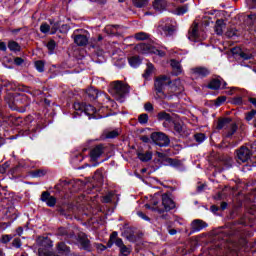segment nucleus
Masks as SVG:
<instances>
[{
  "label": "nucleus",
  "mask_w": 256,
  "mask_h": 256,
  "mask_svg": "<svg viewBox=\"0 0 256 256\" xmlns=\"http://www.w3.org/2000/svg\"><path fill=\"white\" fill-rule=\"evenodd\" d=\"M8 49H10V51H21V46L15 41H10L8 43Z\"/></svg>",
  "instance_id": "obj_34"
},
{
  "label": "nucleus",
  "mask_w": 256,
  "mask_h": 256,
  "mask_svg": "<svg viewBox=\"0 0 256 256\" xmlns=\"http://www.w3.org/2000/svg\"><path fill=\"white\" fill-rule=\"evenodd\" d=\"M170 67H172V75L177 77L183 73V66H181V62L175 59L170 60Z\"/></svg>",
  "instance_id": "obj_13"
},
{
  "label": "nucleus",
  "mask_w": 256,
  "mask_h": 256,
  "mask_svg": "<svg viewBox=\"0 0 256 256\" xmlns=\"http://www.w3.org/2000/svg\"><path fill=\"white\" fill-rule=\"evenodd\" d=\"M74 110L76 112V115H86L88 119H103V117H109V114L101 115L97 113H101L103 111V108H97L93 107L92 105H87L84 103L76 102L74 103Z\"/></svg>",
  "instance_id": "obj_1"
},
{
  "label": "nucleus",
  "mask_w": 256,
  "mask_h": 256,
  "mask_svg": "<svg viewBox=\"0 0 256 256\" xmlns=\"http://www.w3.org/2000/svg\"><path fill=\"white\" fill-rule=\"evenodd\" d=\"M123 29H125V27L123 26L107 25L104 28V31L105 33H107V35L115 36V35H121V33H123Z\"/></svg>",
  "instance_id": "obj_10"
},
{
  "label": "nucleus",
  "mask_w": 256,
  "mask_h": 256,
  "mask_svg": "<svg viewBox=\"0 0 256 256\" xmlns=\"http://www.w3.org/2000/svg\"><path fill=\"white\" fill-rule=\"evenodd\" d=\"M248 19H250V21H252L253 23H256V14L248 15Z\"/></svg>",
  "instance_id": "obj_59"
},
{
  "label": "nucleus",
  "mask_w": 256,
  "mask_h": 256,
  "mask_svg": "<svg viewBox=\"0 0 256 256\" xmlns=\"http://www.w3.org/2000/svg\"><path fill=\"white\" fill-rule=\"evenodd\" d=\"M74 42L79 47H83V46L87 45V43H89V38H87V36L81 35V34L80 35H76L74 37Z\"/></svg>",
  "instance_id": "obj_19"
},
{
  "label": "nucleus",
  "mask_w": 256,
  "mask_h": 256,
  "mask_svg": "<svg viewBox=\"0 0 256 256\" xmlns=\"http://www.w3.org/2000/svg\"><path fill=\"white\" fill-rule=\"evenodd\" d=\"M15 65H23V60L21 57H17L14 59Z\"/></svg>",
  "instance_id": "obj_57"
},
{
  "label": "nucleus",
  "mask_w": 256,
  "mask_h": 256,
  "mask_svg": "<svg viewBox=\"0 0 256 256\" xmlns=\"http://www.w3.org/2000/svg\"><path fill=\"white\" fill-rule=\"evenodd\" d=\"M144 109H145V111H148L149 113H151V111H153V104H151V103H146L145 105H144Z\"/></svg>",
  "instance_id": "obj_55"
},
{
  "label": "nucleus",
  "mask_w": 256,
  "mask_h": 256,
  "mask_svg": "<svg viewBox=\"0 0 256 256\" xmlns=\"http://www.w3.org/2000/svg\"><path fill=\"white\" fill-rule=\"evenodd\" d=\"M131 255V247L123 246L120 248V256H129Z\"/></svg>",
  "instance_id": "obj_38"
},
{
  "label": "nucleus",
  "mask_w": 256,
  "mask_h": 256,
  "mask_svg": "<svg viewBox=\"0 0 256 256\" xmlns=\"http://www.w3.org/2000/svg\"><path fill=\"white\" fill-rule=\"evenodd\" d=\"M136 50L138 51V53H141L142 55H147L149 53H153V50H151V48L147 44L137 45Z\"/></svg>",
  "instance_id": "obj_22"
},
{
  "label": "nucleus",
  "mask_w": 256,
  "mask_h": 256,
  "mask_svg": "<svg viewBox=\"0 0 256 256\" xmlns=\"http://www.w3.org/2000/svg\"><path fill=\"white\" fill-rule=\"evenodd\" d=\"M45 175V170H36L32 173V177H43Z\"/></svg>",
  "instance_id": "obj_48"
},
{
  "label": "nucleus",
  "mask_w": 256,
  "mask_h": 256,
  "mask_svg": "<svg viewBox=\"0 0 256 256\" xmlns=\"http://www.w3.org/2000/svg\"><path fill=\"white\" fill-rule=\"evenodd\" d=\"M157 197H159V194H155L154 197L152 198V201H151V205H153L154 207H157L158 203L157 202Z\"/></svg>",
  "instance_id": "obj_56"
},
{
  "label": "nucleus",
  "mask_w": 256,
  "mask_h": 256,
  "mask_svg": "<svg viewBox=\"0 0 256 256\" xmlns=\"http://www.w3.org/2000/svg\"><path fill=\"white\" fill-rule=\"evenodd\" d=\"M174 131L176 135H183L185 132V127L179 122H174Z\"/></svg>",
  "instance_id": "obj_29"
},
{
  "label": "nucleus",
  "mask_w": 256,
  "mask_h": 256,
  "mask_svg": "<svg viewBox=\"0 0 256 256\" xmlns=\"http://www.w3.org/2000/svg\"><path fill=\"white\" fill-rule=\"evenodd\" d=\"M227 101V97L225 96H220L218 97L215 101H214V105L215 107H221V105H223V103H225Z\"/></svg>",
  "instance_id": "obj_42"
},
{
  "label": "nucleus",
  "mask_w": 256,
  "mask_h": 256,
  "mask_svg": "<svg viewBox=\"0 0 256 256\" xmlns=\"http://www.w3.org/2000/svg\"><path fill=\"white\" fill-rule=\"evenodd\" d=\"M159 121H166L167 123H171L173 118H171V114L167 112H159L157 115Z\"/></svg>",
  "instance_id": "obj_26"
},
{
  "label": "nucleus",
  "mask_w": 256,
  "mask_h": 256,
  "mask_svg": "<svg viewBox=\"0 0 256 256\" xmlns=\"http://www.w3.org/2000/svg\"><path fill=\"white\" fill-rule=\"evenodd\" d=\"M86 94L88 95L89 99L95 100L103 95V93H99V90L95 88H89L86 91Z\"/></svg>",
  "instance_id": "obj_23"
},
{
  "label": "nucleus",
  "mask_w": 256,
  "mask_h": 256,
  "mask_svg": "<svg viewBox=\"0 0 256 256\" xmlns=\"http://www.w3.org/2000/svg\"><path fill=\"white\" fill-rule=\"evenodd\" d=\"M114 245H116V247H118V248L120 249V248L123 247L125 244L123 243V239L118 238V239L114 240Z\"/></svg>",
  "instance_id": "obj_52"
},
{
  "label": "nucleus",
  "mask_w": 256,
  "mask_h": 256,
  "mask_svg": "<svg viewBox=\"0 0 256 256\" xmlns=\"http://www.w3.org/2000/svg\"><path fill=\"white\" fill-rule=\"evenodd\" d=\"M103 153H105V146H103V144H99L91 150L90 157L92 161H97V159H99Z\"/></svg>",
  "instance_id": "obj_11"
},
{
  "label": "nucleus",
  "mask_w": 256,
  "mask_h": 256,
  "mask_svg": "<svg viewBox=\"0 0 256 256\" xmlns=\"http://www.w3.org/2000/svg\"><path fill=\"white\" fill-rule=\"evenodd\" d=\"M150 137L156 145H159V147H163L165 145V144L159 143V141H164L166 145L169 144V138H167V135H165V133L153 132Z\"/></svg>",
  "instance_id": "obj_9"
},
{
  "label": "nucleus",
  "mask_w": 256,
  "mask_h": 256,
  "mask_svg": "<svg viewBox=\"0 0 256 256\" xmlns=\"http://www.w3.org/2000/svg\"><path fill=\"white\" fill-rule=\"evenodd\" d=\"M153 71H155V67L153 64L148 63L145 73L143 74L144 79H149V76L153 75Z\"/></svg>",
  "instance_id": "obj_30"
},
{
  "label": "nucleus",
  "mask_w": 256,
  "mask_h": 256,
  "mask_svg": "<svg viewBox=\"0 0 256 256\" xmlns=\"http://www.w3.org/2000/svg\"><path fill=\"white\" fill-rule=\"evenodd\" d=\"M166 163H168V165H170V167H176V168L181 167V165H182L180 160L172 159V158H167Z\"/></svg>",
  "instance_id": "obj_31"
},
{
  "label": "nucleus",
  "mask_w": 256,
  "mask_h": 256,
  "mask_svg": "<svg viewBox=\"0 0 256 256\" xmlns=\"http://www.w3.org/2000/svg\"><path fill=\"white\" fill-rule=\"evenodd\" d=\"M227 95H241L243 94V90H240L239 88L232 87L230 90L226 91Z\"/></svg>",
  "instance_id": "obj_39"
},
{
  "label": "nucleus",
  "mask_w": 256,
  "mask_h": 256,
  "mask_svg": "<svg viewBox=\"0 0 256 256\" xmlns=\"http://www.w3.org/2000/svg\"><path fill=\"white\" fill-rule=\"evenodd\" d=\"M188 38L190 41H201V38H199V24L194 23L191 30L189 31V36Z\"/></svg>",
  "instance_id": "obj_16"
},
{
  "label": "nucleus",
  "mask_w": 256,
  "mask_h": 256,
  "mask_svg": "<svg viewBox=\"0 0 256 256\" xmlns=\"http://www.w3.org/2000/svg\"><path fill=\"white\" fill-rule=\"evenodd\" d=\"M138 159L143 162L151 161L153 159V153L146 152V153H138Z\"/></svg>",
  "instance_id": "obj_27"
},
{
  "label": "nucleus",
  "mask_w": 256,
  "mask_h": 256,
  "mask_svg": "<svg viewBox=\"0 0 256 256\" xmlns=\"http://www.w3.org/2000/svg\"><path fill=\"white\" fill-rule=\"evenodd\" d=\"M148 122H149V115L147 114L139 115L138 123H140V125H147Z\"/></svg>",
  "instance_id": "obj_37"
},
{
  "label": "nucleus",
  "mask_w": 256,
  "mask_h": 256,
  "mask_svg": "<svg viewBox=\"0 0 256 256\" xmlns=\"http://www.w3.org/2000/svg\"><path fill=\"white\" fill-rule=\"evenodd\" d=\"M55 47H57V44L55 43L54 40H50L47 43V49H48L50 55H53V51H55Z\"/></svg>",
  "instance_id": "obj_40"
},
{
  "label": "nucleus",
  "mask_w": 256,
  "mask_h": 256,
  "mask_svg": "<svg viewBox=\"0 0 256 256\" xmlns=\"http://www.w3.org/2000/svg\"><path fill=\"white\" fill-rule=\"evenodd\" d=\"M135 7L141 8L147 6L149 0H133Z\"/></svg>",
  "instance_id": "obj_41"
},
{
  "label": "nucleus",
  "mask_w": 256,
  "mask_h": 256,
  "mask_svg": "<svg viewBox=\"0 0 256 256\" xmlns=\"http://www.w3.org/2000/svg\"><path fill=\"white\" fill-rule=\"evenodd\" d=\"M171 84V78L167 75H161L158 78H156L154 82V87L156 89V93L160 99H165V94H163V90L165 87H170Z\"/></svg>",
  "instance_id": "obj_4"
},
{
  "label": "nucleus",
  "mask_w": 256,
  "mask_h": 256,
  "mask_svg": "<svg viewBox=\"0 0 256 256\" xmlns=\"http://www.w3.org/2000/svg\"><path fill=\"white\" fill-rule=\"evenodd\" d=\"M40 31H41V33H44V34L49 33L51 35V25H49L47 23H42L40 25Z\"/></svg>",
  "instance_id": "obj_36"
},
{
  "label": "nucleus",
  "mask_w": 256,
  "mask_h": 256,
  "mask_svg": "<svg viewBox=\"0 0 256 256\" xmlns=\"http://www.w3.org/2000/svg\"><path fill=\"white\" fill-rule=\"evenodd\" d=\"M153 7L156 11H165L167 9V1L166 0H155L153 3Z\"/></svg>",
  "instance_id": "obj_20"
},
{
  "label": "nucleus",
  "mask_w": 256,
  "mask_h": 256,
  "mask_svg": "<svg viewBox=\"0 0 256 256\" xmlns=\"http://www.w3.org/2000/svg\"><path fill=\"white\" fill-rule=\"evenodd\" d=\"M236 159L238 163H247L251 159V150L245 146L236 151Z\"/></svg>",
  "instance_id": "obj_7"
},
{
  "label": "nucleus",
  "mask_w": 256,
  "mask_h": 256,
  "mask_svg": "<svg viewBox=\"0 0 256 256\" xmlns=\"http://www.w3.org/2000/svg\"><path fill=\"white\" fill-rule=\"evenodd\" d=\"M128 61H129L130 67H134V69L139 67V65H141V58L137 56L129 58Z\"/></svg>",
  "instance_id": "obj_28"
},
{
  "label": "nucleus",
  "mask_w": 256,
  "mask_h": 256,
  "mask_svg": "<svg viewBox=\"0 0 256 256\" xmlns=\"http://www.w3.org/2000/svg\"><path fill=\"white\" fill-rule=\"evenodd\" d=\"M40 201H42V203H46L47 207H54L55 205H57V198L51 196V193H49V191L42 192Z\"/></svg>",
  "instance_id": "obj_8"
},
{
  "label": "nucleus",
  "mask_w": 256,
  "mask_h": 256,
  "mask_svg": "<svg viewBox=\"0 0 256 256\" xmlns=\"http://www.w3.org/2000/svg\"><path fill=\"white\" fill-rule=\"evenodd\" d=\"M226 36H228L230 39L237 36V31L234 30H228L226 32Z\"/></svg>",
  "instance_id": "obj_54"
},
{
  "label": "nucleus",
  "mask_w": 256,
  "mask_h": 256,
  "mask_svg": "<svg viewBox=\"0 0 256 256\" xmlns=\"http://www.w3.org/2000/svg\"><path fill=\"white\" fill-rule=\"evenodd\" d=\"M233 105H243V97L237 96L232 99Z\"/></svg>",
  "instance_id": "obj_44"
},
{
  "label": "nucleus",
  "mask_w": 256,
  "mask_h": 256,
  "mask_svg": "<svg viewBox=\"0 0 256 256\" xmlns=\"http://www.w3.org/2000/svg\"><path fill=\"white\" fill-rule=\"evenodd\" d=\"M256 118V110L250 111L248 114H246V120L251 121Z\"/></svg>",
  "instance_id": "obj_46"
},
{
  "label": "nucleus",
  "mask_w": 256,
  "mask_h": 256,
  "mask_svg": "<svg viewBox=\"0 0 256 256\" xmlns=\"http://www.w3.org/2000/svg\"><path fill=\"white\" fill-rule=\"evenodd\" d=\"M12 245H13V247H16V249L21 248V245H22L21 239L15 238V239L13 240V242H12Z\"/></svg>",
  "instance_id": "obj_50"
},
{
  "label": "nucleus",
  "mask_w": 256,
  "mask_h": 256,
  "mask_svg": "<svg viewBox=\"0 0 256 256\" xmlns=\"http://www.w3.org/2000/svg\"><path fill=\"white\" fill-rule=\"evenodd\" d=\"M117 135H119V132H117L116 130H113V131L108 132L106 137H107V139H115V137H117Z\"/></svg>",
  "instance_id": "obj_47"
},
{
  "label": "nucleus",
  "mask_w": 256,
  "mask_h": 256,
  "mask_svg": "<svg viewBox=\"0 0 256 256\" xmlns=\"http://www.w3.org/2000/svg\"><path fill=\"white\" fill-rule=\"evenodd\" d=\"M137 215L138 217H140V219H143L144 221H151V219L141 211L137 212Z\"/></svg>",
  "instance_id": "obj_53"
},
{
  "label": "nucleus",
  "mask_w": 256,
  "mask_h": 256,
  "mask_svg": "<svg viewBox=\"0 0 256 256\" xmlns=\"http://www.w3.org/2000/svg\"><path fill=\"white\" fill-rule=\"evenodd\" d=\"M35 68L39 71V73H43V71H45V63L41 60L36 61Z\"/></svg>",
  "instance_id": "obj_43"
},
{
  "label": "nucleus",
  "mask_w": 256,
  "mask_h": 256,
  "mask_svg": "<svg viewBox=\"0 0 256 256\" xmlns=\"http://www.w3.org/2000/svg\"><path fill=\"white\" fill-rule=\"evenodd\" d=\"M207 227V223L203 220H194L191 223V233H199V231H203Z\"/></svg>",
  "instance_id": "obj_15"
},
{
  "label": "nucleus",
  "mask_w": 256,
  "mask_h": 256,
  "mask_svg": "<svg viewBox=\"0 0 256 256\" xmlns=\"http://www.w3.org/2000/svg\"><path fill=\"white\" fill-rule=\"evenodd\" d=\"M162 206L163 209L160 207H151V204H145L146 209H151L152 211H157L159 215L162 213H167L168 211H171V209H175V202L171 198H169V195L163 194L162 195Z\"/></svg>",
  "instance_id": "obj_3"
},
{
  "label": "nucleus",
  "mask_w": 256,
  "mask_h": 256,
  "mask_svg": "<svg viewBox=\"0 0 256 256\" xmlns=\"http://www.w3.org/2000/svg\"><path fill=\"white\" fill-rule=\"evenodd\" d=\"M227 87V82H222L221 78H215L210 81L208 84V89H225Z\"/></svg>",
  "instance_id": "obj_14"
},
{
  "label": "nucleus",
  "mask_w": 256,
  "mask_h": 256,
  "mask_svg": "<svg viewBox=\"0 0 256 256\" xmlns=\"http://www.w3.org/2000/svg\"><path fill=\"white\" fill-rule=\"evenodd\" d=\"M0 51H7V44L5 42H0Z\"/></svg>",
  "instance_id": "obj_58"
},
{
  "label": "nucleus",
  "mask_w": 256,
  "mask_h": 256,
  "mask_svg": "<svg viewBox=\"0 0 256 256\" xmlns=\"http://www.w3.org/2000/svg\"><path fill=\"white\" fill-rule=\"evenodd\" d=\"M249 101L256 107V98H249Z\"/></svg>",
  "instance_id": "obj_64"
},
{
  "label": "nucleus",
  "mask_w": 256,
  "mask_h": 256,
  "mask_svg": "<svg viewBox=\"0 0 256 256\" xmlns=\"http://www.w3.org/2000/svg\"><path fill=\"white\" fill-rule=\"evenodd\" d=\"M231 53H232V55H238L244 61H249V59H253V54L247 53V52H243V50L241 48H239V47L232 48L231 49Z\"/></svg>",
  "instance_id": "obj_12"
},
{
  "label": "nucleus",
  "mask_w": 256,
  "mask_h": 256,
  "mask_svg": "<svg viewBox=\"0 0 256 256\" xmlns=\"http://www.w3.org/2000/svg\"><path fill=\"white\" fill-rule=\"evenodd\" d=\"M109 91L116 101L124 103L125 97L129 95V86L121 81H115L110 84Z\"/></svg>",
  "instance_id": "obj_2"
},
{
  "label": "nucleus",
  "mask_w": 256,
  "mask_h": 256,
  "mask_svg": "<svg viewBox=\"0 0 256 256\" xmlns=\"http://www.w3.org/2000/svg\"><path fill=\"white\" fill-rule=\"evenodd\" d=\"M39 256H54L53 252L43 250L42 248L38 249Z\"/></svg>",
  "instance_id": "obj_45"
},
{
  "label": "nucleus",
  "mask_w": 256,
  "mask_h": 256,
  "mask_svg": "<svg viewBox=\"0 0 256 256\" xmlns=\"http://www.w3.org/2000/svg\"><path fill=\"white\" fill-rule=\"evenodd\" d=\"M169 89L170 91H172V93H175L177 91H183V84L181 83V79H176L173 81L170 80Z\"/></svg>",
  "instance_id": "obj_18"
},
{
  "label": "nucleus",
  "mask_w": 256,
  "mask_h": 256,
  "mask_svg": "<svg viewBox=\"0 0 256 256\" xmlns=\"http://www.w3.org/2000/svg\"><path fill=\"white\" fill-rule=\"evenodd\" d=\"M57 251L60 255H69L70 249L65 242H60L57 245Z\"/></svg>",
  "instance_id": "obj_21"
},
{
  "label": "nucleus",
  "mask_w": 256,
  "mask_h": 256,
  "mask_svg": "<svg viewBox=\"0 0 256 256\" xmlns=\"http://www.w3.org/2000/svg\"><path fill=\"white\" fill-rule=\"evenodd\" d=\"M59 27H61L60 21L50 20V35H55L59 31Z\"/></svg>",
  "instance_id": "obj_25"
},
{
  "label": "nucleus",
  "mask_w": 256,
  "mask_h": 256,
  "mask_svg": "<svg viewBox=\"0 0 256 256\" xmlns=\"http://www.w3.org/2000/svg\"><path fill=\"white\" fill-rule=\"evenodd\" d=\"M217 129H226V137H232L237 131V124L233 123L229 118L218 120Z\"/></svg>",
  "instance_id": "obj_5"
},
{
  "label": "nucleus",
  "mask_w": 256,
  "mask_h": 256,
  "mask_svg": "<svg viewBox=\"0 0 256 256\" xmlns=\"http://www.w3.org/2000/svg\"><path fill=\"white\" fill-rule=\"evenodd\" d=\"M11 239H13V236L3 235L1 241H2V243L7 244V243H9V241H11Z\"/></svg>",
  "instance_id": "obj_51"
},
{
  "label": "nucleus",
  "mask_w": 256,
  "mask_h": 256,
  "mask_svg": "<svg viewBox=\"0 0 256 256\" xmlns=\"http://www.w3.org/2000/svg\"><path fill=\"white\" fill-rule=\"evenodd\" d=\"M193 77H207L209 75V69L205 67H196L191 69Z\"/></svg>",
  "instance_id": "obj_17"
},
{
  "label": "nucleus",
  "mask_w": 256,
  "mask_h": 256,
  "mask_svg": "<svg viewBox=\"0 0 256 256\" xmlns=\"http://www.w3.org/2000/svg\"><path fill=\"white\" fill-rule=\"evenodd\" d=\"M154 53H156V55H158L159 57H165V52H163L161 50H156V51H154Z\"/></svg>",
  "instance_id": "obj_62"
},
{
  "label": "nucleus",
  "mask_w": 256,
  "mask_h": 256,
  "mask_svg": "<svg viewBox=\"0 0 256 256\" xmlns=\"http://www.w3.org/2000/svg\"><path fill=\"white\" fill-rule=\"evenodd\" d=\"M117 235H118L117 232H113V233L110 235L111 241H115L116 239H119V238H117Z\"/></svg>",
  "instance_id": "obj_60"
},
{
  "label": "nucleus",
  "mask_w": 256,
  "mask_h": 256,
  "mask_svg": "<svg viewBox=\"0 0 256 256\" xmlns=\"http://www.w3.org/2000/svg\"><path fill=\"white\" fill-rule=\"evenodd\" d=\"M175 25V21L171 19H166L160 24V26L158 27V31L164 37H171V35L175 33Z\"/></svg>",
  "instance_id": "obj_6"
},
{
  "label": "nucleus",
  "mask_w": 256,
  "mask_h": 256,
  "mask_svg": "<svg viewBox=\"0 0 256 256\" xmlns=\"http://www.w3.org/2000/svg\"><path fill=\"white\" fill-rule=\"evenodd\" d=\"M210 209H211L212 213H217L219 211V207H217L215 205L211 206Z\"/></svg>",
  "instance_id": "obj_63"
},
{
  "label": "nucleus",
  "mask_w": 256,
  "mask_h": 256,
  "mask_svg": "<svg viewBox=\"0 0 256 256\" xmlns=\"http://www.w3.org/2000/svg\"><path fill=\"white\" fill-rule=\"evenodd\" d=\"M97 249H98L99 251H105V249H107V246H105V245H103V244H98V245H97Z\"/></svg>",
  "instance_id": "obj_61"
},
{
  "label": "nucleus",
  "mask_w": 256,
  "mask_h": 256,
  "mask_svg": "<svg viewBox=\"0 0 256 256\" xmlns=\"http://www.w3.org/2000/svg\"><path fill=\"white\" fill-rule=\"evenodd\" d=\"M113 201V194L109 193L103 197V203H111Z\"/></svg>",
  "instance_id": "obj_49"
},
{
  "label": "nucleus",
  "mask_w": 256,
  "mask_h": 256,
  "mask_svg": "<svg viewBox=\"0 0 256 256\" xmlns=\"http://www.w3.org/2000/svg\"><path fill=\"white\" fill-rule=\"evenodd\" d=\"M223 29H225V22L223 20H217L214 27L216 35H223Z\"/></svg>",
  "instance_id": "obj_24"
},
{
  "label": "nucleus",
  "mask_w": 256,
  "mask_h": 256,
  "mask_svg": "<svg viewBox=\"0 0 256 256\" xmlns=\"http://www.w3.org/2000/svg\"><path fill=\"white\" fill-rule=\"evenodd\" d=\"M189 11V8L187 6H181L174 10V15H185Z\"/></svg>",
  "instance_id": "obj_33"
},
{
  "label": "nucleus",
  "mask_w": 256,
  "mask_h": 256,
  "mask_svg": "<svg viewBox=\"0 0 256 256\" xmlns=\"http://www.w3.org/2000/svg\"><path fill=\"white\" fill-rule=\"evenodd\" d=\"M137 41H145V39H149V34L145 32H139L134 35Z\"/></svg>",
  "instance_id": "obj_35"
},
{
  "label": "nucleus",
  "mask_w": 256,
  "mask_h": 256,
  "mask_svg": "<svg viewBox=\"0 0 256 256\" xmlns=\"http://www.w3.org/2000/svg\"><path fill=\"white\" fill-rule=\"evenodd\" d=\"M194 139H195L196 143H199L201 145V143L206 141L207 136L204 133H197L194 135Z\"/></svg>",
  "instance_id": "obj_32"
}]
</instances>
